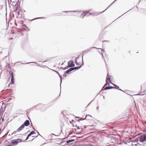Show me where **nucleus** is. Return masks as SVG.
I'll return each instance as SVG.
<instances>
[{
	"label": "nucleus",
	"instance_id": "nucleus-3",
	"mask_svg": "<svg viewBox=\"0 0 146 146\" xmlns=\"http://www.w3.org/2000/svg\"><path fill=\"white\" fill-rule=\"evenodd\" d=\"M91 11H92L90 10H88L85 11L82 14L81 16L83 18L85 16L87 15H87H93L94 14V13H93Z\"/></svg>",
	"mask_w": 146,
	"mask_h": 146
},
{
	"label": "nucleus",
	"instance_id": "nucleus-8",
	"mask_svg": "<svg viewBox=\"0 0 146 146\" xmlns=\"http://www.w3.org/2000/svg\"><path fill=\"white\" fill-rule=\"evenodd\" d=\"M74 65V62L72 61H70L68 62V66L69 67H73Z\"/></svg>",
	"mask_w": 146,
	"mask_h": 146
},
{
	"label": "nucleus",
	"instance_id": "nucleus-1",
	"mask_svg": "<svg viewBox=\"0 0 146 146\" xmlns=\"http://www.w3.org/2000/svg\"><path fill=\"white\" fill-rule=\"evenodd\" d=\"M73 131H75V132L78 134H80L84 130V129H85V127H83L77 126L75 122H74L73 123Z\"/></svg>",
	"mask_w": 146,
	"mask_h": 146
},
{
	"label": "nucleus",
	"instance_id": "nucleus-9",
	"mask_svg": "<svg viewBox=\"0 0 146 146\" xmlns=\"http://www.w3.org/2000/svg\"><path fill=\"white\" fill-rule=\"evenodd\" d=\"M113 88V87H112L111 86H108L106 87H105V86H104L102 88V90H101V91H102V90H106L108 89H112Z\"/></svg>",
	"mask_w": 146,
	"mask_h": 146
},
{
	"label": "nucleus",
	"instance_id": "nucleus-21",
	"mask_svg": "<svg viewBox=\"0 0 146 146\" xmlns=\"http://www.w3.org/2000/svg\"><path fill=\"white\" fill-rule=\"evenodd\" d=\"M46 61H47V60H46V61H44V62H46Z\"/></svg>",
	"mask_w": 146,
	"mask_h": 146
},
{
	"label": "nucleus",
	"instance_id": "nucleus-7",
	"mask_svg": "<svg viewBox=\"0 0 146 146\" xmlns=\"http://www.w3.org/2000/svg\"><path fill=\"white\" fill-rule=\"evenodd\" d=\"M24 126L23 125H22L20 127H19L17 130L15 131H14L13 133H16L17 132H19L21 131L23 129L24 127Z\"/></svg>",
	"mask_w": 146,
	"mask_h": 146
},
{
	"label": "nucleus",
	"instance_id": "nucleus-19",
	"mask_svg": "<svg viewBox=\"0 0 146 146\" xmlns=\"http://www.w3.org/2000/svg\"><path fill=\"white\" fill-rule=\"evenodd\" d=\"M7 146H13V145L11 144H10V145H7Z\"/></svg>",
	"mask_w": 146,
	"mask_h": 146
},
{
	"label": "nucleus",
	"instance_id": "nucleus-5",
	"mask_svg": "<svg viewBox=\"0 0 146 146\" xmlns=\"http://www.w3.org/2000/svg\"><path fill=\"white\" fill-rule=\"evenodd\" d=\"M146 141V135L145 136H141L140 138L139 141L141 142H143Z\"/></svg>",
	"mask_w": 146,
	"mask_h": 146
},
{
	"label": "nucleus",
	"instance_id": "nucleus-22",
	"mask_svg": "<svg viewBox=\"0 0 146 146\" xmlns=\"http://www.w3.org/2000/svg\"><path fill=\"white\" fill-rule=\"evenodd\" d=\"M46 61H47V60H46V61H44V62H46Z\"/></svg>",
	"mask_w": 146,
	"mask_h": 146
},
{
	"label": "nucleus",
	"instance_id": "nucleus-20",
	"mask_svg": "<svg viewBox=\"0 0 146 146\" xmlns=\"http://www.w3.org/2000/svg\"><path fill=\"white\" fill-rule=\"evenodd\" d=\"M62 13H61V14H62V15L63 14H62Z\"/></svg>",
	"mask_w": 146,
	"mask_h": 146
},
{
	"label": "nucleus",
	"instance_id": "nucleus-15",
	"mask_svg": "<svg viewBox=\"0 0 146 146\" xmlns=\"http://www.w3.org/2000/svg\"><path fill=\"white\" fill-rule=\"evenodd\" d=\"M14 78H11V82L10 84H9V85L10 84H14Z\"/></svg>",
	"mask_w": 146,
	"mask_h": 146
},
{
	"label": "nucleus",
	"instance_id": "nucleus-13",
	"mask_svg": "<svg viewBox=\"0 0 146 146\" xmlns=\"http://www.w3.org/2000/svg\"><path fill=\"white\" fill-rule=\"evenodd\" d=\"M74 69H75L74 68H71L69 69H68V70H67V71H66L65 72V74H67V73H69V72H71V71L73 70H74Z\"/></svg>",
	"mask_w": 146,
	"mask_h": 146
},
{
	"label": "nucleus",
	"instance_id": "nucleus-6",
	"mask_svg": "<svg viewBox=\"0 0 146 146\" xmlns=\"http://www.w3.org/2000/svg\"><path fill=\"white\" fill-rule=\"evenodd\" d=\"M106 83L104 85V86H110V83L111 82V80L110 79V78H108L106 79Z\"/></svg>",
	"mask_w": 146,
	"mask_h": 146
},
{
	"label": "nucleus",
	"instance_id": "nucleus-2",
	"mask_svg": "<svg viewBox=\"0 0 146 146\" xmlns=\"http://www.w3.org/2000/svg\"><path fill=\"white\" fill-rule=\"evenodd\" d=\"M75 63L78 66L74 67L75 69H78L79 68L81 67L82 65L81 60L78 58H76L75 61Z\"/></svg>",
	"mask_w": 146,
	"mask_h": 146
},
{
	"label": "nucleus",
	"instance_id": "nucleus-18",
	"mask_svg": "<svg viewBox=\"0 0 146 146\" xmlns=\"http://www.w3.org/2000/svg\"><path fill=\"white\" fill-rule=\"evenodd\" d=\"M11 78H14L13 73L12 72H11Z\"/></svg>",
	"mask_w": 146,
	"mask_h": 146
},
{
	"label": "nucleus",
	"instance_id": "nucleus-17",
	"mask_svg": "<svg viewBox=\"0 0 146 146\" xmlns=\"http://www.w3.org/2000/svg\"><path fill=\"white\" fill-rule=\"evenodd\" d=\"M114 86H115V88L116 89H118V90H121L120 89H119V87L118 86H117V85H114Z\"/></svg>",
	"mask_w": 146,
	"mask_h": 146
},
{
	"label": "nucleus",
	"instance_id": "nucleus-14",
	"mask_svg": "<svg viewBox=\"0 0 146 146\" xmlns=\"http://www.w3.org/2000/svg\"><path fill=\"white\" fill-rule=\"evenodd\" d=\"M75 141L74 139H72L71 140H69L66 141V142L67 143H70L74 141Z\"/></svg>",
	"mask_w": 146,
	"mask_h": 146
},
{
	"label": "nucleus",
	"instance_id": "nucleus-16",
	"mask_svg": "<svg viewBox=\"0 0 146 146\" xmlns=\"http://www.w3.org/2000/svg\"><path fill=\"white\" fill-rule=\"evenodd\" d=\"M101 51L102 52H103L102 53V56L104 57V55H105V56L106 55V54H106L105 53L104 54V50L103 49H102L101 48Z\"/></svg>",
	"mask_w": 146,
	"mask_h": 146
},
{
	"label": "nucleus",
	"instance_id": "nucleus-12",
	"mask_svg": "<svg viewBox=\"0 0 146 146\" xmlns=\"http://www.w3.org/2000/svg\"><path fill=\"white\" fill-rule=\"evenodd\" d=\"M35 133V131H32L27 136V138L25 139V140H27L29 138V137L31 135Z\"/></svg>",
	"mask_w": 146,
	"mask_h": 146
},
{
	"label": "nucleus",
	"instance_id": "nucleus-11",
	"mask_svg": "<svg viewBox=\"0 0 146 146\" xmlns=\"http://www.w3.org/2000/svg\"><path fill=\"white\" fill-rule=\"evenodd\" d=\"M92 116L89 115H87L85 117V119L87 120H90L92 119Z\"/></svg>",
	"mask_w": 146,
	"mask_h": 146
},
{
	"label": "nucleus",
	"instance_id": "nucleus-23",
	"mask_svg": "<svg viewBox=\"0 0 146 146\" xmlns=\"http://www.w3.org/2000/svg\"><path fill=\"white\" fill-rule=\"evenodd\" d=\"M46 61H47V60H46V61H44V62H46Z\"/></svg>",
	"mask_w": 146,
	"mask_h": 146
},
{
	"label": "nucleus",
	"instance_id": "nucleus-4",
	"mask_svg": "<svg viewBox=\"0 0 146 146\" xmlns=\"http://www.w3.org/2000/svg\"><path fill=\"white\" fill-rule=\"evenodd\" d=\"M22 141V140L20 139H14L12 141L11 143L14 145H17L18 143Z\"/></svg>",
	"mask_w": 146,
	"mask_h": 146
},
{
	"label": "nucleus",
	"instance_id": "nucleus-10",
	"mask_svg": "<svg viewBox=\"0 0 146 146\" xmlns=\"http://www.w3.org/2000/svg\"><path fill=\"white\" fill-rule=\"evenodd\" d=\"M29 124H30V123H29V121L28 120H27L25 121V122H24L23 124L22 125H23L24 126H27L29 125Z\"/></svg>",
	"mask_w": 146,
	"mask_h": 146
}]
</instances>
